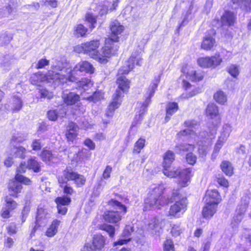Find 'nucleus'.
<instances>
[{
    "label": "nucleus",
    "mask_w": 251,
    "mask_h": 251,
    "mask_svg": "<svg viewBox=\"0 0 251 251\" xmlns=\"http://www.w3.org/2000/svg\"><path fill=\"white\" fill-rule=\"evenodd\" d=\"M80 251H96L90 242L86 243L83 247L81 249Z\"/></svg>",
    "instance_id": "nucleus-64"
},
{
    "label": "nucleus",
    "mask_w": 251,
    "mask_h": 251,
    "mask_svg": "<svg viewBox=\"0 0 251 251\" xmlns=\"http://www.w3.org/2000/svg\"><path fill=\"white\" fill-rule=\"evenodd\" d=\"M28 169L32 170L34 172L40 171V164L35 158H31L27 161Z\"/></svg>",
    "instance_id": "nucleus-37"
},
{
    "label": "nucleus",
    "mask_w": 251,
    "mask_h": 251,
    "mask_svg": "<svg viewBox=\"0 0 251 251\" xmlns=\"http://www.w3.org/2000/svg\"><path fill=\"white\" fill-rule=\"evenodd\" d=\"M106 239L100 234H95L90 242L96 251H102L105 245Z\"/></svg>",
    "instance_id": "nucleus-18"
},
{
    "label": "nucleus",
    "mask_w": 251,
    "mask_h": 251,
    "mask_svg": "<svg viewBox=\"0 0 251 251\" xmlns=\"http://www.w3.org/2000/svg\"><path fill=\"white\" fill-rule=\"evenodd\" d=\"M202 210V215L204 218H211L217 211V205L212 203H206Z\"/></svg>",
    "instance_id": "nucleus-25"
},
{
    "label": "nucleus",
    "mask_w": 251,
    "mask_h": 251,
    "mask_svg": "<svg viewBox=\"0 0 251 251\" xmlns=\"http://www.w3.org/2000/svg\"><path fill=\"white\" fill-rule=\"evenodd\" d=\"M140 229L138 228L136 231L137 233L139 236L138 237L139 238L140 237L144 236V230H147L152 236L157 238L160 235L161 228L159 225L158 220L155 218H153L148 222V223Z\"/></svg>",
    "instance_id": "nucleus-12"
},
{
    "label": "nucleus",
    "mask_w": 251,
    "mask_h": 251,
    "mask_svg": "<svg viewBox=\"0 0 251 251\" xmlns=\"http://www.w3.org/2000/svg\"><path fill=\"white\" fill-rule=\"evenodd\" d=\"M112 170V168L110 166H107L103 171L102 174V178L104 179H108L110 177V174Z\"/></svg>",
    "instance_id": "nucleus-63"
},
{
    "label": "nucleus",
    "mask_w": 251,
    "mask_h": 251,
    "mask_svg": "<svg viewBox=\"0 0 251 251\" xmlns=\"http://www.w3.org/2000/svg\"><path fill=\"white\" fill-rule=\"evenodd\" d=\"M164 189V186L161 185H152L145 200L146 205L150 207L158 209L168 204V200L162 195Z\"/></svg>",
    "instance_id": "nucleus-7"
},
{
    "label": "nucleus",
    "mask_w": 251,
    "mask_h": 251,
    "mask_svg": "<svg viewBox=\"0 0 251 251\" xmlns=\"http://www.w3.org/2000/svg\"><path fill=\"white\" fill-rule=\"evenodd\" d=\"M40 156L42 160L47 162L53 161L55 159V157L51 152L47 150H44L42 151Z\"/></svg>",
    "instance_id": "nucleus-40"
},
{
    "label": "nucleus",
    "mask_w": 251,
    "mask_h": 251,
    "mask_svg": "<svg viewBox=\"0 0 251 251\" xmlns=\"http://www.w3.org/2000/svg\"><path fill=\"white\" fill-rule=\"evenodd\" d=\"M142 59L140 57H136L132 55L126 61L124 65L119 70L117 83L118 85V89L113 95L112 101L108 105L105 115L107 117H111L115 109L118 108L122 102V92H126L129 88L130 81L124 75L127 74L133 69L134 65L140 66Z\"/></svg>",
    "instance_id": "nucleus-1"
},
{
    "label": "nucleus",
    "mask_w": 251,
    "mask_h": 251,
    "mask_svg": "<svg viewBox=\"0 0 251 251\" xmlns=\"http://www.w3.org/2000/svg\"><path fill=\"white\" fill-rule=\"evenodd\" d=\"M110 42V39H106L104 45L100 50H98L100 46L99 40H94L81 44L76 46L75 50L78 53L86 54L101 64H105L109 58L116 54L117 47L112 46L111 48L108 45Z\"/></svg>",
    "instance_id": "nucleus-3"
},
{
    "label": "nucleus",
    "mask_w": 251,
    "mask_h": 251,
    "mask_svg": "<svg viewBox=\"0 0 251 251\" xmlns=\"http://www.w3.org/2000/svg\"><path fill=\"white\" fill-rule=\"evenodd\" d=\"M75 107V111L73 112L75 115H78L82 114L85 112L86 109L85 106L81 105L80 103H78Z\"/></svg>",
    "instance_id": "nucleus-56"
},
{
    "label": "nucleus",
    "mask_w": 251,
    "mask_h": 251,
    "mask_svg": "<svg viewBox=\"0 0 251 251\" xmlns=\"http://www.w3.org/2000/svg\"><path fill=\"white\" fill-rule=\"evenodd\" d=\"M25 148L22 147H18L13 149V152L15 153V156L24 158L25 157Z\"/></svg>",
    "instance_id": "nucleus-49"
},
{
    "label": "nucleus",
    "mask_w": 251,
    "mask_h": 251,
    "mask_svg": "<svg viewBox=\"0 0 251 251\" xmlns=\"http://www.w3.org/2000/svg\"><path fill=\"white\" fill-rule=\"evenodd\" d=\"M181 72L192 81H199L202 79L203 75L201 71L197 72L189 65H185L181 69Z\"/></svg>",
    "instance_id": "nucleus-16"
},
{
    "label": "nucleus",
    "mask_w": 251,
    "mask_h": 251,
    "mask_svg": "<svg viewBox=\"0 0 251 251\" xmlns=\"http://www.w3.org/2000/svg\"><path fill=\"white\" fill-rule=\"evenodd\" d=\"M12 39V35L6 32L2 33L0 36V41L2 44L9 43Z\"/></svg>",
    "instance_id": "nucleus-50"
},
{
    "label": "nucleus",
    "mask_w": 251,
    "mask_h": 251,
    "mask_svg": "<svg viewBox=\"0 0 251 251\" xmlns=\"http://www.w3.org/2000/svg\"><path fill=\"white\" fill-rule=\"evenodd\" d=\"M40 93L41 97L44 98L50 99L53 97V94L51 92L48 91L46 89H40Z\"/></svg>",
    "instance_id": "nucleus-59"
},
{
    "label": "nucleus",
    "mask_w": 251,
    "mask_h": 251,
    "mask_svg": "<svg viewBox=\"0 0 251 251\" xmlns=\"http://www.w3.org/2000/svg\"><path fill=\"white\" fill-rule=\"evenodd\" d=\"M93 85V82L88 78L82 79L78 83V89L80 92L82 96L85 91H87V94H91L92 92H89V88H90Z\"/></svg>",
    "instance_id": "nucleus-24"
},
{
    "label": "nucleus",
    "mask_w": 251,
    "mask_h": 251,
    "mask_svg": "<svg viewBox=\"0 0 251 251\" xmlns=\"http://www.w3.org/2000/svg\"><path fill=\"white\" fill-rule=\"evenodd\" d=\"M62 62L56 61L52 66V70L49 71L46 75H43L41 72L33 74L30 81L32 84L41 85V83H53L55 85L61 84L60 77H61V72L63 70Z\"/></svg>",
    "instance_id": "nucleus-4"
},
{
    "label": "nucleus",
    "mask_w": 251,
    "mask_h": 251,
    "mask_svg": "<svg viewBox=\"0 0 251 251\" xmlns=\"http://www.w3.org/2000/svg\"><path fill=\"white\" fill-rule=\"evenodd\" d=\"M50 215L47 209L42 208H38L36 217V222L39 226L47 222V219L50 218Z\"/></svg>",
    "instance_id": "nucleus-28"
},
{
    "label": "nucleus",
    "mask_w": 251,
    "mask_h": 251,
    "mask_svg": "<svg viewBox=\"0 0 251 251\" xmlns=\"http://www.w3.org/2000/svg\"><path fill=\"white\" fill-rule=\"evenodd\" d=\"M27 168H28L27 163L26 164L25 162H22L17 169L16 174L20 175V173H24L25 172Z\"/></svg>",
    "instance_id": "nucleus-61"
},
{
    "label": "nucleus",
    "mask_w": 251,
    "mask_h": 251,
    "mask_svg": "<svg viewBox=\"0 0 251 251\" xmlns=\"http://www.w3.org/2000/svg\"><path fill=\"white\" fill-rule=\"evenodd\" d=\"M77 176V174L72 170L66 169L63 172L61 176L58 177V181L59 186H63V184H67L69 180H74Z\"/></svg>",
    "instance_id": "nucleus-19"
},
{
    "label": "nucleus",
    "mask_w": 251,
    "mask_h": 251,
    "mask_svg": "<svg viewBox=\"0 0 251 251\" xmlns=\"http://www.w3.org/2000/svg\"><path fill=\"white\" fill-rule=\"evenodd\" d=\"M62 98L64 102L67 105L75 104L79 100V96L74 92L63 93Z\"/></svg>",
    "instance_id": "nucleus-30"
},
{
    "label": "nucleus",
    "mask_w": 251,
    "mask_h": 251,
    "mask_svg": "<svg viewBox=\"0 0 251 251\" xmlns=\"http://www.w3.org/2000/svg\"><path fill=\"white\" fill-rule=\"evenodd\" d=\"M232 131V126L229 124H225L223 126L221 130V137L224 140H227Z\"/></svg>",
    "instance_id": "nucleus-42"
},
{
    "label": "nucleus",
    "mask_w": 251,
    "mask_h": 251,
    "mask_svg": "<svg viewBox=\"0 0 251 251\" xmlns=\"http://www.w3.org/2000/svg\"><path fill=\"white\" fill-rule=\"evenodd\" d=\"M14 179L10 181L8 188L10 195L17 198L18 194L21 193L23 189L21 183L25 185H30L31 181L28 178L18 174L15 175Z\"/></svg>",
    "instance_id": "nucleus-9"
},
{
    "label": "nucleus",
    "mask_w": 251,
    "mask_h": 251,
    "mask_svg": "<svg viewBox=\"0 0 251 251\" xmlns=\"http://www.w3.org/2000/svg\"><path fill=\"white\" fill-rule=\"evenodd\" d=\"M185 126L187 127L182 131H181L179 135L180 136L189 135L188 144H181L176 146V151L180 153L183 152L190 151L186 156V159L187 162L190 165H194L197 160V157L191 151L195 149L194 144L197 143L199 146L198 152L201 157L205 156L208 152L209 149L208 145H202L200 144L199 137L196 134V132L193 130V128L196 129L198 127L197 123L195 121L188 120L185 122Z\"/></svg>",
    "instance_id": "nucleus-2"
},
{
    "label": "nucleus",
    "mask_w": 251,
    "mask_h": 251,
    "mask_svg": "<svg viewBox=\"0 0 251 251\" xmlns=\"http://www.w3.org/2000/svg\"><path fill=\"white\" fill-rule=\"evenodd\" d=\"M171 233L174 237L179 236L184 231V228L179 224H172L171 225Z\"/></svg>",
    "instance_id": "nucleus-36"
},
{
    "label": "nucleus",
    "mask_w": 251,
    "mask_h": 251,
    "mask_svg": "<svg viewBox=\"0 0 251 251\" xmlns=\"http://www.w3.org/2000/svg\"><path fill=\"white\" fill-rule=\"evenodd\" d=\"M122 216L119 212L107 211L103 215L104 220L109 223L117 224L122 220Z\"/></svg>",
    "instance_id": "nucleus-20"
},
{
    "label": "nucleus",
    "mask_w": 251,
    "mask_h": 251,
    "mask_svg": "<svg viewBox=\"0 0 251 251\" xmlns=\"http://www.w3.org/2000/svg\"><path fill=\"white\" fill-rule=\"evenodd\" d=\"M14 62V60L9 56H6L2 59L0 63L1 67L5 70H9Z\"/></svg>",
    "instance_id": "nucleus-43"
},
{
    "label": "nucleus",
    "mask_w": 251,
    "mask_h": 251,
    "mask_svg": "<svg viewBox=\"0 0 251 251\" xmlns=\"http://www.w3.org/2000/svg\"><path fill=\"white\" fill-rule=\"evenodd\" d=\"M174 200L176 202L171 206L169 211V216L173 218H179L186 210L187 199L178 195L175 197Z\"/></svg>",
    "instance_id": "nucleus-11"
},
{
    "label": "nucleus",
    "mask_w": 251,
    "mask_h": 251,
    "mask_svg": "<svg viewBox=\"0 0 251 251\" xmlns=\"http://www.w3.org/2000/svg\"><path fill=\"white\" fill-rule=\"evenodd\" d=\"M160 79V75L154 77L152 82L150 84L145 95V100L144 103H138L136 108V114L132 122L131 126H136L142 119L143 115L146 111L147 107L151 102V98L153 96L154 93L157 87Z\"/></svg>",
    "instance_id": "nucleus-6"
},
{
    "label": "nucleus",
    "mask_w": 251,
    "mask_h": 251,
    "mask_svg": "<svg viewBox=\"0 0 251 251\" xmlns=\"http://www.w3.org/2000/svg\"><path fill=\"white\" fill-rule=\"evenodd\" d=\"M108 204L116 209L121 210L124 213L126 212V207L125 205L117 201L112 199L108 201Z\"/></svg>",
    "instance_id": "nucleus-38"
},
{
    "label": "nucleus",
    "mask_w": 251,
    "mask_h": 251,
    "mask_svg": "<svg viewBox=\"0 0 251 251\" xmlns=\"http://www.w3.org/2000/svg\"><path fill=\"white\" fill-rule=\"evenodd\" d=\"M75 183L78 187L83 185L86 181L85 178L83 176L79 175L77 174V176L74 179Z\"/></svg>",
    "instance_id": "nucleus-58"
},
{
    "label": "nucleus",
    "mask_w": 251,
    "mask_h": 251,
    "mask_svg": "<svg viewBox=\"0 0 251 251\" xmlns=\"http://www.w3.org/2000/svg\"><path fill=\"white\" fill-rule=\"evenodd\" d=\"M99 229L106 231L109 237L112 238L115 235V228L114 226L108 224H103L99 226Z\"/></svg>",
    "instance_id": "nucleus-39"
},
{
    "label": "nucleus",
    "mask_w": 251,
    "mask_h": 251,
    "mask_svg": "<svg viewBox=\"0 0 251 251\" xmlns=\"http://www.w3.org/2000/svg\"><path fill=\"white\" fill-rule=\"evenodd\" d=\"M145 140L143 138H140L134 144L133 152L134 153H139L142 149L144 148L145 145Z\"/></svg>",
    "instance_id": "nucleus-41"
},
{
    "label": "nucleus",
    "mask_w": 251,
    "mask_h": 251,
    "mask_svg": "<svg viewBox=\"0 0 251 251\" xmlns=\"http://www.w3.org/2000/svg\"><path fill=\"white\" fill-rule=\"evenodd\" d=\"M25 140V137L21 133H17L13 135L11 139V144L14 145L15 143H21Z\"/></svg>",
    "instance_id": "nucleus-53"
},
{
    "label": "nucleus",
    "mask_w": 251,
    "mask_h": 251,
    "mask_svg": "<svg viewBox=\"0 0 251 251\" xmlns=\"http://www.w3.org/2000/svg\"><path fill=\"white\" fill-rule=\"evenodd\" d=\"M87 31V28L81 24H79L75 27L74 34L77 37L84 36Z\"/></svg>",
    "instance_id": "nucleus-44"
},
{
    "label": "nucleus",
    "mask_w": 251,
    "mask_h": 251,
    "mask_svg": "<svg viewBox=\"0 0 251 251\" xmlns=\"http://www.w3.org/2000/svg\"><path fill=\"white\" fill-rule=\"evenodd\" d=\"M234 3H239L241 7L246 11H251V0H242L241 1H236L233 0Z\"/></svg>",
    "instance_id": "nucleus-48"
},
{
    "label": "nucleus",
    "mask_w": 251,
    "mask_h": 251,
    "mask_svg": "<svg viewBox=\"0 0 251 251\" xmlns=\"http://www.w3.org/2000/svg\"><path fill=\"white\" fill-rule=\"evenodd\" d=\"M163 172L164 175L168 177L174 178L178 176V184L181 187L187 186L192 176L190 169L187 168L183 170L179 168L172 169L171 165L168 167H163Z\"/></svg>",
    "instance_id": "nucleus-8"
},
{
    "label": "nucleus",
    "mask_w": 251,
    "mask_h": 251,
    "mask_svg": "<svg viewBox=\"0 0 251 251\" xmlns=\"http://www.w3.org/2000/svg\"><path fill=\"white\" fill-rule=\"evenodd\" d=\"M228 72L234 77H236L239 74L238 67L235 65H230L228 69Z\"/></svg>",
    "instance_id": "nucleus-54"
},
{
    "label": "nucleus",
    "mask_w": 251,
    "mask_h": 251,
    "mask_svg": "<svg viewBox=\"0 0 251 251\" xmlns=\"http://www.w3.org/2000/svg\"><path fill=\"white\" fill-rule=\"evenodd\" d=\"M109 28L111 31V34L109 38L106 39H110V42L108 45L112 48V46H116V52L119 49L118 42L119 39V36L125 30L124 26L122 25L118 21L114 20L111 22Z\"/></svg>",
    "instance_id": "nucleus-10"
},
{
    "label": "nucleus",
    "mask_w": 251,
    "mask_h": 251,
    "mask_svg": "<svg viewBox=\"0 0 251 251\" xmlns=\"http://www.w3.org/2000/svg\"><path fill=\"white\" fill-rule=\"evenodd\" d=\"M66 111L65 109H61L58 111L50 110L48 113L49 119L51 121H55L58 117H63L66 115Z\"/></svg>",
    "instance_id": "nucleus-32"
},
{
    "label": "nucleus",
    "mask_w": 251,
    "mask_h": 251,
    "mask_svg": "<svg viewBox=\"0 0 251 251\" xmlns=\"http://www.w3.org/2000/svg\"><path fill=\"white\" fill-rule=\"evenodd\" d=\"M178 109V105L175 102H170L168 103L166 106V115L165 118L166 122L169 121L171 117L176 113Z\"/></svg>",
    "instance_id": "nucleus-26"
},
{
    "label": "nucleus",
    "mask_w": 251,
    "mask_h": 251,
    "mask_svg": "<svg viewBox=\"0 0 251 251\" xmlns=\"http://www.w3.org/2000/svg\"><path fill=\"white\" fill-rule=\"evenodd\" d=\"M221 21L223 25H232L235 22V16L232 12L226 11L222 16Z\"/></svg>",
    "instance_id": "nucleus-22"
},
{
    "label": "nucleus",
    "mask_w": 251,
    "mask_h": 251,
    "mask_svg": "<svg viewBox=\"0 0 251 251\" xmlns=\"http://www.w3.org/2000/svg\"><path fill=\"white\" fill-rule=\"evenodd\" d=\"M98 10L99 11V15L102 16L108 13L109 10L108 6L106 4L100 5L98 7Z\"/></svg>",
    "instance_id": "nucleus-62"
},
{
    "label": "nucleus",
    "mask_w": 251,
    "mask_h": 251,
    "mask_svg": "<svg viewBox=\"0 0 251 251\" xmlns=\"http://www.w3.org/2000/svg\"><path fill=\"white\" fill-rule=\"evenodd\" d=\"M71 202V199L68 196H63L58 197L55 199V202L56 204L57 212L58 214L65 215L68 210L67 206Z\"/></svg>",
    "instance_id": "nucleus-15"
},
{
    "label": "nucleus",
    "mask_w": 251,
    "mask_h": 251,
    "mask_svg": "<svg viewBox=\"0 0 251 251\" xmlns=\"http://www.w3.org/2000/svg\"><path fill=\"white\" fill-rule=\"evenodd\" d=\"M63 68L65 71L61 72V77H60L61 83L66 82L67 80L75 81L77 80V76L80 75L81 73L86 72L93 74L94 73L95 68L93 65L86 61H81L77 63L73 70L67 68V64L63 63Z\"/></svg>",
    "instance_id": "nucleus-5"
},
{
    "label": "nucleus",
    "mask_w": 251,
    "mask_h": 251,
    "mask_svg": "<svg viewBox=\"0 0 251 251\" xmlns=\"http://www.w3.org/2000/svg\"><path fill=\"white\" fill-rule=\"evenodd\" d=\"M216 46L215 39L210 35H206L204 37L201 44V48L205 50H210Z\"/></svg>",
    "instance_id": "nucleus-29"
},
{
    "label": "nucleus",
    "mask_w": 251,
    "mask_h": 251,
    "mask_svg": "<svg viewBox=\"0 0 251 251\" xmlns=\"http://www.w3.org/2000/svg\"><path fill=\"white\" fill-rule=\"evenodd\" d=\"M222 171L227 176H231L233 174V168L229 161H224L221 164Z\"/></svg>",
    "instance_id": "nucleus-34"
},
{
    "label": "nucleus",
    "mask_w": 251,
    "mask_h": 251,
    "mask_svg": "<svg viewBox=\"0 0 251 251\" xmlns=\"http://www.w3.org/2000/svg\"><path fill=\"white\" fill-rule=\"evenodd\" d=\"M204 201L206 203H212L218 205L221 199L218 191L216 189H209L205 194Z\"/></svg>",
    "instance_id": "nucleus-17"
},
{
    "label": "nucleus",
    "mask_w": 251,
    "mask_h": 251,
    "mask_svg": "<svg viewBox=\"0 0 251 251\" xmlns=\"http://www.w3.org/2000/svg\"><path fill=\"white\" fill-rule=\"evenodd\" d=\"M214 99L219 104H224L227 101V96L223 91L219 90L215 93Z\"/></svg>",
    "instance_id": "nucleus-35"
},
{
    "label": "nucleus",
    "mask_w": 251,
    "mask_h": 251,
    "mask_svg": "<svg viewBox=\"0 0 251 251\" xmlns=\"http://www.w3.org/2000/svg\"><path fill=\"white\" fill-rule=\"evenodd\" d=\"M13 9L10 5H7L0 8V17H7L13 12Z\"/></svg>",
    "instance_id": "nucleus-47"
},
{
    "label": "nucleus",
    "mask_w": 251,
    "mask_h": 251,
    "mask_svg": "<svg viewBox=\"0 0 251 251\" xmlns=\"http://www.w3.org/2000/svg\"><path fill=\"white\" fill-rule=\"evenodd\" d=\"M78 126L75 123H69L66 132V137L69 141H73L78 134Z\"/></svg>",
    "instance_id": "nucleus-21"
},
{
    "label": "nucleus",
    "mask_w": 251,
    "mask_h": 251,
    "mask_svg": "<svg viewBox=\"0 0 251 251\" xmlns=\"http://www.w3.org/2000/svg\"><path fill=\"white\" fill-rule=\"evenodd\" d=\"M222 61V59L219 54L213 56L200 57L197 59L198 65L204 68H215L219 65Z\"/></svg>",
    "instance_id": "nucleus-13"
},
{
    "label": "nucleus",
    "mask_w": 251,
    "mask_h": 251,
    "mask_svg": "<svg viewBox=\"0 0 251 251\" xmlns=\"http://www.w3.org/2000/svg\"><path fill=\"white\" fill-rule=\"evenodd\" d=\"M5 201L6 202L5 207L9 211H12L16 208L18 204L12 198L7 197Z\"/></svg>",
    "instance_id": "nucleus-46"
},
{
    "label": "nucleus",
    "mask_w": 251,
    "mask_h": 251,
    "mask_svg": "<svg viewBox=\"0 0 251 251\" xmlns=\"http://www.w3.org/2000/svg\"><path fill=\"white\" fill-rule=\"evenodd\" d=\"M83 98L96 102V101L102 99L103 98V95L100 92H95L92 96L88 97L84 96Z\"/></svg>",
    "instance_id": "nucleus-45"
},
{
    "label": "nucleus",
    "mask_w": 251,
    "mask_h": 251,
    "mask_svg": "<svg viewBox=\"0 0 251 251\" xmlns=\"http://www.w3.org/2000/svg\"><path fill=\"white\" fill-rule=\"evenodd\" d=\"M11 109L14 112H17L22 108L23 102L20 94L14 95L11 97Z\"/></svg>",
    "instance_id": "nucleus-23"
},
{
    "label": "nucleus",
    "mask_w": 251,
    "mask_h": 251,
    "mask_svg": "<svg viewBox=\"0 0 251 251\" xmlns=\"http://www.w3.org/2000/svg\"><path fill=\"white\" fill-rule=\"evenodd\" d=\"M63 189L64 193L68 195H72L74 193V189L72 187L67 184H63V186H60Z\"/></svg>",
    "instance_id": "nucleus-60"
},
{
    "label": "nucleus",
    "mask_w": 251,
    "mask_h": 251,
    "mask_svg": "<svg viewBox=\"0 0 251 251\" xmlns=\"http://www.w3.org/2000/svg\"><path fill=\"white\" fill-rule=\"evenodd\" d=\"M249 202V199L248 197H245V198L242 200L240 204L238 206L236 210L235 214L231 223L233 227L238 225L243 219Z\"/></svg>",
    "instance_id": "nucleus-14"
},
{
    "label": "nucleus",
    "mask_w": 251,
    "mask_h": 251,
    "mask_svg": "<svg viewBox=\"0 0 251 251\" xmlns=\"http://www.w3.org/2000/svg\"><path fill=\"white\" fill-rule=\"evenodd\" d=\"M60 221L54 219L47 228L45 235L48 237H53L58 232V228L60 224Z\"/></svg>",
    "instance_id": "nucleus-27"
},
{
    "label": "nucleus",
    "mask_w": 251,
    "mask_h": 251,
    "mask_svg": "<svg viewBox=\"0 0 251 251\" xmlns=\"http://www.w3.org/2000/svg\"><path fill=\"white\" fill-rule=\"evenodd\" d=\"M7 232L10 235L16 234L17 232V228L15 223H10L6 227Z\"/></svg>",
    "instance_id": "nucleus-57"
},
{
    "label": "nucleus",
    "mask_w": 251,
    "mask_h": 251,
    "mask_svg": "<svg viewBox=\"0 0 251 251\" xmlns=\"http://www.w3.org/2000/svg\"><path fill=\"white\" fill-rule=\"evenodd\" d=\"M206 115L211 119L219 117V110L218 106L214 103H209L206 109Z\"/></svg>",
    "instance_id": "nucleus-31"
},
{
    "label": "nucleus",
    "mask_w": 251,
    "mask_h": 251,
    "mask_svg": "<svg viewBox=\"0 0 251 251\" xmlns=\"http://www.w3.org/2000/svg\"><path fill=\"white\" fill-rule=\"evenodd\" d=\"M133 231V227L132 226H126L122 234V237L130 238V233Z\"/></svg>",
    "instance_id": "nucleus-55"
},
{
    "label": "nucleus",
    "mask_w": 251,
    "mask_h": 251,
    "mask_svg": "<svg viewBox=\"0 0 251 251\" xmlns=\"http://www.w3.org/2000/svg\"><path fill=\"white\" fill-rule=\"evenodd\" d=\"M86 21L90 23V28L93 29L96 23V18L91 13H87L85 16Z\"/></svg>",
    "instance_id": "nucleus-51"
},
{
    "label": "nucleus",
    "mask_w": 251,
    "mask_h": 251,
    "mask_svg": "<svg viewBox=\"0 0 251 251\" xmlns=\"http://www.w3.org/2000/svg\"><path fill=\"white\" fill-rule=\"evenodd\" d=\"M164 251H174V245L173 241L167 239L164 243Z\"/></svg>",
    "instance_id": "nucleus-52"
},
{
    "label": "nucleus",
    "mask_w": 251,
    "mask_h": 251,
    "mask_svg": "<svg viewBox=\"0 0 251 251\" xmlns=\"http://www.w3.org/2000/svg\"><path fill=\"white\" fill-rule=\"evenodd\" d=\"M163 167H168L170 166L175 159V154L172 151H168L164 154L163 157Z\"/></svg>",
    "instance_id": "nucleus-33"
}]
</instances>
